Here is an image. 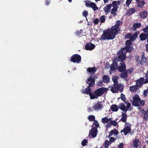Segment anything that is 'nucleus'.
I'll return each instance as SVG.
<instances>
[{
    "mask_svg": "<svg viewBox=\"0 0 148 148\" xmlns=\"http://www.w3.org/2000/svg\"><path fill=\"white\" fill-rule=\"evenodd\" d=\"M121 24V22L119 21L116 22V24L112 27L110 29H108L103 32V34L101 36L102 40H111L113 39L119 32L120 28L119 27Z\"/></svg>",
    "mask_w": 148,
    "mask_h": 148,
    "instance_id": "nucleus-1",
    "label": "nucleus"
},
{
    "mask_svg": "<svg viewBox=\"0 0 148 148\" xmlns=\"http://www.w3.org/2000/svg\"><path fill=\"white\" fill-rule=\"evenodd\" d=\"M97 77L94 75H91L90 77L88 79L86 83L88 84L89 86L84 89L83 88L81 90V92L84 94H89L91 92V90L89 86H93L95 85V80L97 79Z\"/></svg>",
    "mask_w": 148,
    "mask_h": 148,
    "instance_id": "nucleus-2",
    "label": "nucleus"
},
{
    "mask_svg": "<svg viewBox=\"0 0 148 148\" xmlns=\"http://www.w3.org/2000/svg\"><path fill=\"white\" fill-rule=\"evenodd\" d=\"M101 122L103 124L106 123V125L107 129L110 128L112 125L116 126L118 123L115 121H112L111 118H108L107 117L102 118L101 119Z\"/></svg>",
    "mask_w": 148,
    "mask_h": 148,
    "instance_id": "nucleus-3",
    "label": "nucleus"
},
{
    "mask_svg": "<svg viewBox=\"0 0 148 148\" xmlns=\"http://www.w3.org/2000/svg\"><path fill=\"white\" fill-rule=\"evenodd\" d=\"M130 102L132 103L133 105L135 106H139V104L143 106L145 104V101L142 100L137 95H135L133 98V100L130 101Z\"/></svg>",
    "mask_w": 148,
    "mask_h": 148,
    "instance_id": "nucleus-4",
    "label": "nucleus"
},
{
    "mask_svg": "<svg viewBox=\"0 0 148 148\" xmlns=\"http://www.w3.org/2000/svg\"><path fill=\"white\" fill-rule=\"evenodd\" d=\"M120 1H114L112 3V8L111 9L110 12L114 16L116 15V12L119 7L118 5L120 4Z\"/></svg>",
    "mask_w": 148,
    "mask_h": 148,
    "instance_id": "nucleus-5",
    "label": "nucleus"
},
{
    "mask_svg": "<svg viewBox=\"0 0 148 148\" xmlns=\"http://www.w3.org/2000/svg\"><path fill=\"white\" fill-rule=\"evenodd\" d=\"M131 130V125L130 123H126L125 124V127L123 130H121V132H123L125 135H127Z\"/></svg>",
    "mask_w": 148,
    "mask_h": 148,
    "instance_id": "nucleus-6",
    "label": "nucleus"
},
{
    "mask_svg": "<svg viewBox=\"0 0 148 148\" xmlns=\"http://www.w3.org/2000/svg\"><path fill=\"white\" fill-rule=\"evenodd\" d=\"M108 90V89L106 88H101L96 90L95 92V93L98 97L102 95Z\"/></svg>",
    "mask_w": 148,
    "mask_h": 148,
    "instance_id": "nucleus-7",
    "label": "nucleus"
},
{
    "mask_svg": "<svg viewBox=\"0 0 148 148\" xmlns=\"http://www.w3.org/2000/svg\"><path fill=\"white\" fill-rule=\"evenodd\" d=\"M81 60V56L77 54H75L72 56L71 60L73 62L79 63Z\"/></svg>",
    "mask_w": 148,
    "mask_h": 148,
    "instance_id": "nucleus-8",
    "label": "nucleus"
},
{
    "mask_svg": "<svg viewBox=\"0 0 148 148\" xmlns=\"http://www.w3.org/2000/svg\"><path fill=\"white\" fill-rule=\"evenodd\" d=\"M137 36V34L136 33H135L133 35H132L131 33H129L126 35L125 37L127 38H130V39L129 40H130L131 42V41H134V40L136 39Z\"/></svg>",
    "mask_w": 148,
    "mask_h": 148,
    "instance_id": "nucleus-9",
    "label": "nucleus"
},
{
    "mask_svg": "<svg viewBox=\"0 0 148 148\" xmlns=\"http://www.w3.org/2000/svg\"><path fill=\"white\" fill-rule=\"evenodd\" d=\"M132 44L130 40H128L126 41L125 47L128 52H130L132 50L133 48L132 46Z\"/></svg>",
    "mask_w": 148,
    "mask_h": 148,
    "instance_id": "nucleus-10",
    "label": "nucleus"
},
{
    "mask_svg": "<svg viewBox=\"0 0 148 148\" xmlns=\"http://www.w3.org/2000/svg\"><path fill=\"white\" fill-rule=\"evenodd\" d=\"M95 45L91 43H88L86 44L85 46V49L86 50L92 51L95 49Z\"/></svg>",
    "mask_w": 148,
    "mask_h": 148,
    "instance_id": "nucleus-11",
    "label": "nucleus"
},
{
    "mask_svg": "<svg viewBox=\"0 0 148 148\" xmlns=\"http://www.w3.org/2000/svg\"><path fill=\"white\" fill-rule=\"evenodd\" d=\"M103 107V103L101 102H99L95 104L93 108L96 110H100Z\"/></svg>",
    "mask_w": 148,
    "mask_h": 148,
    "instance_id": "nucleus-12",
    "label": "nucleus"
},
{
    "mask_svg": "<svg viewBox=\"0 0 148 148\" xmlns=\"http://www.w3.org/2000/svg\"><path fill=\"white\" fill-rule=\"evenodd\" d=\"M112 7V3L110 4L105 6L103 8V10L106 14L109 13L111 11V8Z\"/></svg>",
    "mask_w": 148,
    "mask_h": 148,
    "instance_id": "nucleus-13",
    "label": "nucleus"
},
{
    "mask_svg": "<svg viewBox=\"0 0 148 148\" xmlns=\"http://www.w3.org/2000/svg\"><path fill=\"white\" fill-rule=\"evenodd\" d=\"M140 144L138 139H135L132 144V147L133 148H137L140 146Z\"/></svg>",
    "mask_w": 148,
    "mask_h": 148,
    "instance_id": "nucleus-14",
    "label": "nucleus"
},
{
    "mask_svg": "<svg viewBox=\"0 0 148 148\" xmlns=\"http://www.w3.org/2000/svg\"><path fill=\"white\" fill-rule=\"evenodd\" d=\"M97 129L96 127H93L90 131V134L93 138L95 137L97 135Z\"/></svg>",
    "mask_w": 148,
    "mask_h": 148,
    "instance_id": "nucleus-15",
    "label": "nucleus"
},
{
    "mask_svg": "<svg viewBox=\"0 0 148 148\" xmlns=\"http://www.w3.org/2000/svg\"><path fill=\"white\" fill-rule=\"evenodd\" d=\"M118 66V65L117 63L113 62L111 65L110 70V73L111 74V73L116 70Z\"/></svg>",
    "mask_w": 148,
    "mask_h": 148,
    "instance_id": "nucleus-16",
    "label": "nucleus"
},
{
    "mask_svg": "<svg viewBox=\"0 0 148 148\" xmlns=\"http://www.w3.org/2000/svg\"><path fill=\"white\" fill-rule=\"evenodd\" d=\"M144 79L143 78H141L137 80L136 81V85L138 87H141L144 83Z\"/></svg>",
    "mask_w": 148,
    "mask_h": 148,
    "instance_id": "nucleus-17",
    "label": "nucleus"
},
{
    "mask_svg": "<svg viewBox=\"0 0 148 148\" xmlns=\"http://www.w3.org/2000/svg\"><path fill=\"white\" fill-rule=\"evenodd\" d=\"M125 64L124 62L121 63L118 68L119 71H122L125 70Z\"/></svg>",
    "mask_w": 148,
    "mask_h": 148,
    "instance_id": "nucleus-18",
    "label": "nucleus"
},
{
    "mask_svg": "<svg viewBox=\"0 0 148 148\" xmlns=\"http://www.w3.org/2000/svg\"><path fill=\"white\" fill-rule=\"evenodd\" d=\"M119 107L120 109L125 112H126L129 109L123 103H121L119 104Z\"/></svg>",
    "mask_w": 148,
    "mask_h": 148,
    "instance_id": "nucleus-19",
    "label": "nucleus"
},
{
    "mask_svg": "<svg viewBox=\"0 0 148 148\" xmlns=\"http://www.w3.org/2000/svg\"><path fill=\"white\" fill-rule=\"evenodd\" d=\"M120 55L118 57V60L119 61H121L124 60L126 58L125 55L122 54H119Z\"/></svg>",
    "mask_w": 148,
    "mask_h": 148,
    "instance_id": "nucleus-20",
    "label": "nucleus"
},
{
    "mask_svg": "<svg viewBox=\"0 0 148 148\" xmlns=\"http://www.w3.org/2000/svg\"><path fill=\"white\" fill-rule=\"evenodd\" d=\"M144 53H142V57L141 59V60L140 61V63L141 64H143V63H145L147 62V58L145 56Z\"/></svg>",
    "mask_w": 148,
    "mask_h": 148,
    "instance_id": "nucleus-21",
    "label": "nucleus"
},
{
    "mask_svg": "<svg viewBox=\"0 0 148 148\" xmlns=\"http://www.w3.org/2000/svg\"><path fill=\"white\" fill-rule=\"evenodd\" d=\"M145 3V2L143 0H140L137 3V7L141 8L143 6Z\"/></svg>",
    "mask_w": 148,
    "mask_h": 148,
    "instance_id": "nucleus-22",
    "label": "nucleus"
},
{
    "mask_svg": "<svg viewBox=\"0 0 148 148\" xmlns=\"http://www.w3.org/2000/svg\"><path fill=\"white\" fill-rule=\"evenodd\" d=\"M87 72L91 74H93L95 73L96 71V69L94 67L92 68H89L87 70Z\"/></svg>",
    "mask_w": 148,
    "mask_h": 148,
    "instance_id": "nucleus-23",
    "label": "nucleus"
},
{
    "mask_svg": "<svg viewBox=\"0 0 148 148\" xmlns=\"http://www.w3.org/2000/svg\"><path fill=\"white\" fill-rule=\"evenodd\" d=\"M142 113L144 114V118L146 120H148V109L146 111L142 110Z\"/></svg>",
    "mask_w": 148,
    "mask_h": 148,
    "instance_id": "nucleus-24",
    "label": "nucleus"
},
{
    "mask_svg": "<svg viewBox=\"0 0 148 148\" xmlns=\"http://www.w3.org/2000/svg\"><path fill=\"white\" fill-rule=\"evenodd\" d=\"M148 36V35L147 34L143 33L140 36V40H145Z\"/></svg>",
    "mask_w": 148,
    "mask_h": 148,
    "instance_id": "nucleus-25",
    "label": "nucleus"
},
{
    "mask_svg": "<svg viewBox=\"0 0 148 148\" xmlns=\"http://www.w3.org/2000/svg\"><path fill=\"white\" fill-rule=\"evenodd\" d=\"M119 108L117 105L116 104H114L111 106L110 108L112 111L116 112L118 110Z\"/></svg>",
    "mask_w": 148,
    "mask_h": 148,
    "instance_id": "nucleus-26",
    "label": "nucleus"
},
{
    "mask_svg": "<svg viewBox=\"0 0 148 148\" xmlns=\"http://www.w3.org/2000/svg\"><path fill=\"white\" fill-rule=\"evenodd\" d=\"M127 52L126 47H125L121 49V50L119 51L118 52V54H122L125 55Z\"/></svg>",
    "mask_w": 148,
    "mask_h": 148,
    "instance_id": "nucleus-27",
    "label": "nucleus"
},
{
    "mask_svg": "<svg viewBox=\"0 0 148 148\" xmlns=\"http://www.w3.org/2000/svg\"><path fill=\"white\" fill-rule=\"evenodd\" d=\"M110 77L107 75H105L103 77V81L105 83H108L110 82Z\"/></svg>",
    "mask_w": 148,
    "mask_h": 148,
    "instance_id": "nucleus-28",
    "label": "nucleus"
},
{
    "mask_svg": "<svg viewBox=\"0 0 148 148\" xmlns=\"http://www.w3.org/2000/svg\"><path fill=\"white\" fill-rule=\"evenodd\" d=\"M147 12L146 11L142 12L140 13V16L143 18H146L147 17Z\"/></svg>",
    "mask_w": 148,
    "mask_h": 148,
    "instance_id": "nucleus-29",
    "label": "nucleus"
},
{
    "mask_svg": "<svg viewBox=\"0 0 148 148\" xmlns=\"http://www.w3.org/2000/svg\"><path fill=\"white\" fill-rule=\"evenodd\" d=\"M141 26V23H137L133 24V29L135 30L136 28L140 27Z\"/></svg>",
    "mask_w": 148,
    "mask_h": 148,
    "instance_id": "nucleus-30",
    "label": "nucleus"
},
{
    "mask_svg": "<svg viewBox=\"0 0 148 148\" xmlns=\"http://www.w3.org/2000/svg\"><path fill=\"white\" fill-rule=\"evenodd\" d=\"M118 131L116 130H111L109 133V136H111L112 135H116L118 134Z\"/></svg>",
    "mask_w": 148,
    "mask_h": 148,
    "instance_id": "nucleus-31",
    "label": "nucleus"
},
{
    "mask_svg": "<svg viewBox=\"0 0 148 148\" xmlns=\"http://www.w3.org/2000/svg\"><path fill=\"white\" fill-rule=\"evenodd\" d=\"M116 87V84H114V87H112L110 90L113 93L117 92H118V88H117Z\"/></svg>",
    "mask_w": 148,
    "mask_h": 148,
    "instance_id": "nucleus-32",
    "label": "nucleus"
},
{
    "mask_svg": "<svg viewBox=\"0 0 148 148\" xmlns=\"http://www.w3.org/2000/svg\"><path fill=\"white\" fill-rule=\"evenodd\" d=\"M127 115L125 113H123L122 114V117L121 120L124 122H125L126 120Z\"/></svg>",
    "mask_w": 148,
    "mask_h": 148,
    "instance_id": "nucleus-33",
    "label": "nucleus"
},
{
    "mask_svg": "<svg viewBox=\"0 0 148 148\" xmlns=\"http://www.w3.org/2000/svg\"><path fill=\"white\" fill-rule=\"evenodd\" d=\"M119 79V77L116 76H113L112 78V79L114 82V84H116L118 83V80Z\"/></svg>",
    "mask_w": 148,
    "mask_h": 148,
    "instance_id": "nucleus-34",
    "label": "nucleus"
},
{
    "mask_svg": "<svg viewBox=\"0 0 148 148\" xmlns=\"http://www.w3.org/2000/svg\"><path fill=\"white\" fill-rule=\"evenodd\" d=\"M116 88H118V90H119L121 92H122L123 90V85L120 84H116Z\"/></svg>",
    "mask_w": 148,
    "mask_h": 148,
    "instance_id": "nucleus-35",
    "label": "nucleus"
},
{
    "mask_svg": "<svg viewBox=\"0 0 148 148\" xmlns=\"http://www.w3.org/2000/svg\"><path fill=\"white\" fill-rule=\"evenodd\" d=\"M90 7L92 8L94 11L97 10L98 8L95 4L93 3H92Z\"/></svg>",
    "mask_w": 148,
    "mask_h": 148,
    "instance_id": "nucleus-36",
    "label": "nucleus"
},
{
    "mask_svg": "<svg viewBox=\"0 0 148 148\" xmlns=\"http://www.w3.org/2000/svg\"><path fill=\"white\" fill-rule=\"evenodd\" d=\"M138 88V86L136 85L133 86H131L130 87V90L132 92H134L136 91Z\"/></svg>",
    "mask_w": 148,
    "mask_h": 148,
    "instance_id": "nucleus-37",
    "label": "nucleus"
},
{
    "mask_svg": "<svg viewBox=\"0 0 148 148\" xmlns=\"http://www.w3.org/2000/svg\"><path fill=\"white\" fill-rule=\"evenodd\" d=\"M89 95L90 96V98L91 99H97L98 98L97 95L95 94L90 93Z\"/></svg>",
    "mask_w": 148,
    "mask_h": 148,
    "instance_id": "nucleus-38",
    "label": "nucleus"
},
{
    "mask_svg": "<svg viewBox=\"0 0 148 148\" xmlns=\"http://www.w3.org/2000/svg\"><path fill=\"white\" fill-rule=\"evenodd\" d=\"M120 76L122 78L126 79L127 77V72L122 73L121 74Z\"/></svg>",
    "mask_w": 148,
    "mask_h": 148,
    "instance_id": "nucleus-39",
    "label": "nucleus"
},
{
    "mask_svg": "<svg viewBox=\"0 0 148 148\" xmlns=\"http://www.w3.org/2000/svg\"><path fill=\"white\" fill-rule=\"evenodd\" d=\"M95 119V116L93 115H90L88 117V119L90 121H94Z\"/></svg>",
    "mask_w": 148,
    "mask_h": 148,
    "instance_id": "nucleus-40",
    "label": "nucleus"
},
{
    "mask_svg": "<svg viewBox=\"0 0 148 148\" xmlns=\"http://www.w3.org/2000/svg\"><path fill=\"white\" fill-rule=\"evenodd\" d=\"M105 20V16L104 15L102 16L100 18L101 23H103Z\"/></svg>",
    "mask_w": 148,
    "mask_h": 148,
    "instance_id": "nucleus-41",
    "label": "nucleus"
},
{
    "mask_svg": "<svg viewBox=\"0 0 148 148\" xmlns=\"http://www.w3.org/2000/svg\"><path fill=\"white\" fill-rule=\"evenodd\" d=\"M92 3V2L90 1H85V5L87 7H90Z\"/></svg>",
    "mask_w": 148,
    "mask_h": 148,
    "instance_id": "nucleus-42",
    "label": "nucleus"
},
{
    "mask_svg": "<svg viewBox=\"0 0 148 148\" xmlns=\"http://www.w3.org/2000/svg\"><path fill=\"white\" fill-rule=\"evenodd\" d=\"M88 143V140H87L84 139L82 142V144L83 146L86 145Z\"/></svg>",
    "mask_w": 148,
    "mask_h": 148,
    "instance_id": "nucleus-43",
    "label": "nucleus"
},
{
    "mask_svg": "<svg viewBox=\"0 0 148 148\" xmlns=\"http://www.w3.org/2000/svg\"><path fill=\"white\" fill-rule=\"evenodd\" d=\"M132 0H126L125 4L127 7H129L131 3Z\"/></svg>",
    "mask_w": 148,
    "mask_h": 148,
    "instance_id": "nucleus-44",
    "label": "nucleus"
},
{
    "mask_svg": "<svg viewBox=\"0 0 148 148\" xmlns=\"http://www.w3.org/2000/svg\"><path fill=\"white\" fill-rule=\"evenodd\" d=\"M109 142L108 140H106L105 142L104 146L105 148H108Z\"/></svg>",
    "mask_w": 148,
    "mask_h": 148,
    "instance_id": "nucleus-45",
    "label": "nucleus"
},
{
    "mask_svg": "<svg viewBox=\"0 0 148 148\" xmlns=\"http://www.w3.org/2000/svg\"><path fill=\"white\" fill-rule=\"evenodd\" d=\"M93 125L97 127H98L99 126V123L97 121H94Z\"/></svg>",
    "mask_w": 148,
    "mask_h": 148,
    "instance_id": "nucleus-46",
    "label": "nucleus"
},
{
    "mask_svg": "<svg viewBox=\"0 0 148 148\" xmlns=\"http://www.w3.org/2000/svg\"><path fill=\"white\" fill-rule=\"evenodd\" d=\"M121 97L122 101H124L125 100V95L123 93L121 94Z\"/></svg>",
    "mask_w": 148,
    "mask_h": 148,
    "instance_id": "nucleus-47",
    "label": "nucleus"
},
{
    "mask_svg": "<svg viewBox=\"0 0 148 148\" xmlns=\"http://www.w3.org/2000/svg\"><path fill=\"white\" fill-rule=\"evenodd\" d=\"M124 102L125 103L126 105H127L126 107H127L128 108H129L131 106V103H130L129 102H128L126 101H124Z\"/></svg>",
    "mask_w": 148,
    "mask_h": 148,
    "instance_id": "nucleus-48",
    "label": "nucleus"
},
{
    "mask_svg": "<svg viewBox=\"0 0 148 148\" xmlns=\"http://www.w3.org/2000/svg\"><path fill=\"white\" fill-rule=\"evenodd\" d=\"M88 15V12L87 11L85 10L83 12V15L86 18V16Z\"/></svg>",
    "mask_w": 148,
    "mask_h": 148,
    "instance_id": "nucleus-49",
    "label": "nucleus"
},
{
    "mask_svg": "<svg viewBox=\"0 0 148 148\" xmlns=\"http://www.w3.org/2000/svg\"><path fill=\"white\" fill-rule=\"evenodd\" d=\"M133 71V69L132 68L130 69L129 70H127L126 72L127 73H130L132 72Z\"/></svg>",
    "mask_w": 148,
    "mask_h": 148,
    "instance_id": "nucleus-50",
    "label": "nucleus"
},
{
    "mask_svg": "<svg viewBox=\"0 0 148 148\" xmlns=\"http://www.w3.org/2000/svg\"><path fill=\"white\" fill-rule=\"evenodd\" d=\"M143 31H144L145 33H147L148 34V25L145 28H143Z\"/></svg>",
    "mask_w": 148,
    "mask_h": 148,
    "instance_id": "nucleus-51",
    "label": "nucleus"
},
{
    "mask_svg": "<svg viewBox=\"0 0 148 148\" xmlns=\"http://www.w3.org/2000/svg\"><path fill=\"white\" fill-rule=\"evenodd\" d=\"M148 94V89L145 90L144 91L143 93L144 95L146 97L147 96V94Z\"/></svg>",
    "mask_w": 148,
    "mask_h": 148,
    "instance_id": "nucleus-52",
    "label": "nucleus"
},
{
    "mask_svg": "<svg viewBox=\"0 0 148 148\" xmlns=\"http://www.w3.org/2000/svg\"><path fill=\"white\" fill-rule=\"evenodd\" d=\"M99 22V21L98 19H95L93 21L95 25H97L98 24Z\"/></svg>",
    "mask_w": 148,
    "mask_h": 148,
    "instance_id": "nucleus-53",
    "label": "nucleus"
},
{
    "mask_svg": "<svg viewBox=\"0 0 148 148\" xmlns=\"http://www.w3.org/2000/svg\"><path fill=\"white\" fill-rule=\"evenodd\" d=\"M135 12V9L134 8H131L130 10V12L131 14L134 13Z\"/></svg>",
    "mask_w": 148,
    "mask_h": 148,
    "instance_id": "nucleus-54",
    "label": "nucleus"
},
{
    "mask_svg": "<svg viewBox=\"0 0 148 148\" xmlns=\"http://www.w3.org/2000/svg\"><path fill=\"white\" fill-rule=\"evenodd\" d=\"M115 140V139L112 137H111L110 139V143H112L114 142Z\"/></svg>",
    "mask_w": 148,
    "mask_h": 148,
    "instance_id": "nucleus-55",
    "label": "nucleus"
},
{
    "mask_svg": "<svg viewBox=\"0 0 148 148\" xmlns=\"http://www.w3.org/2000/svg\"><path fill=\"white\" fill-rule=\"evenodd\" d=\"M118 148H123V144L122 143H120Z\"/></svg>",
    "mask_w": 148,
    "mask_h": 148,
    "instance_id": "nucleus-56",
    "label": "nucleus"
},
{
    "mask_svg": "<svg viewBox=\"0 0 148 148\" xmlns=\"http://www.w3.org/2000/svg\"><path fill=\"white\" fill-rule=\"evenodd\" d=\"M50 2V0H46V3L45 4L47 5H48L49 4Z\"/></svg>",
    "mask_w": 148,
    "mask_h": 148,
    "instance_id": "nucleus-57",
    "label": "nucleus"
},
{
    "mask_svg": "<svg viewBox=\"0 0 148 148\" xmlns=\"http://www.w3.org/2000/svg\"><path fill=\"white\" fill-rule=\"evenodd\" d=\"M148 83V78H146L145 79V81H144V83Z\"/></svg>",
    "mask_w": 148,
    "mask_h": 148,
    "instance_id": "nucleus-58",
    "label": "nucleus"
},
{
    "mask_svg": "<svg viewBox=\"0 0 148 148\" xmlns=\"http://www.w3.org/2000/svg\"><path fill=\"white\" fill-rule=\"evenodd\" d=\"M110 0H103L104 3H108Z\"/></svg>",
    "mask_w": 148,
    "mask_h": 148,
    "instance_id": "nucleus-59",
    "label": "nucleus"
},
{
    "mask_svg": "<svg viewBox=\"0 0 148 148\" xmlns=\"http://www.w3.org/2000/svg\"><path fill=\"white\" fill-rule=\"evenodd\" d=\"M103 83V82L102 81H99L98 83V85H102Z\"/></svg>",
    "mask_w": 148,
    "mask_h": 148,
    "instance_id": "nucleus-60",
    "label": "nucleus"
},
{
    "mask_svg": "<svg viewBox=\"0 0 148 148\" xmlns=\"http://www.w3.org/2000/svg\"><path fill=\"white\" fill-rule=\"evenodd\" d=\"M146 51H148V44H147L146 45Z\"/></svg>",
    "mask_w": 148,
    "mask_h": 148,
    "instance_id": "nucleus-61",
    "label": "nucleus"
},
{
    "mask_svg": "<svg viewBox=\"0 0 148 148\" xmlns=\"http://www.w3.org/2000/svg\"><path fill=\"white\" fill-rule=\"evenodd\" d=\"M135 1L136 2V3L138 2H139L140 1V0H135Z\"/></svg>",
    "mask_w": 148,
    "mask_h": 148,
    "instance_id": "nucleus-62",
    "label": "nucleus"
},
{
    "mask_svg": "<svg viewBox=\"0 0 148 148\" xmlns=\"http://www.w3.org/2000/svg\"><path fill=\"white\" fill-rule=\"evenodd\" d=\"M147 75H148V70L147 72L146 75V76Z\"/></svg>",
    "mask_w": 148,
    "mask_h": 148,
    "instance_id": "nucleus-63",
    "label": "nucleus"
},
{
    "mask_svg": "<svg viewBox=\"0 0 148 148\" xmlns=\"http://www.w3.org/2000/svg\"><path fill=\"white\" fill-rule=\"evenodd\" d=\"M70 2H71L72 0H68Z\"/></svg>",
    "mask_w": 148,
    "mask_h": 148,
    "instance_id": "nucleus-64",
    "label": "nucleus"
}]
</instances>
